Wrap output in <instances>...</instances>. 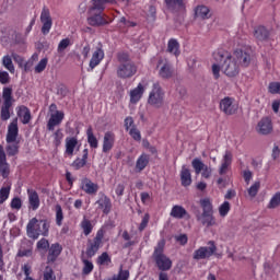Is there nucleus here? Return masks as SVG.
<instances>
[{"instance_id": "54", "label": "nucleus", "mask_w": 280, "mask_h": 280, "mask_svg": "<svg viewBox=\"0 0 280 280\" xmlns=\"http://www.w3.org/2000/svg\"><path fill=\"white\" fill-rule=\"evenodd\" d=\"M150 223V213H145L142 218V221L138 228L139 231H145L148 229V224Z\"/></svg>"}, {"instance_id": "26", "label": "nucleus", "mask_w": 280, "mask_h": 280, "mask_svg": "<svg viewBox=\"0 0 280 280\" xmlns=\"http://www.w3.org/2000/svg\"><path fill=\"white\" fill-rule=\"evenodd\" d=\"M26 191L28 196L30 209H32V211H37V209L40 207V197L38 196V192L32 188H28Z\"/></svg>"}, {"instance_id": "43", "label": "nucleus", "mask_w": 280, "mask_h": 280, "mask_svg": "<svg viewBox=\"0 0 280 280\" xmlns=\"http://www.w3.org/2000/svg\"><path fill=\"white\" fill-rule=\"evenodd\" d=\"M112 261L110 255L106 252H103L96 259L97 266H108Z\"/></svg>"}, {"instance_id": "45", "label": "nucleus", "mask_w": 280, "mask_h": 280, "mask_svg": "<svg viewBox=\"0 0 280 280\" xmlns=\"http://www.w3.org/2000/svg\"><path fill=\"white\" fill-rule=\"evenodd\" d=\"M261 187V183L260 182H255L247 190V194L249 196V198H255L257 196V194H259V189Z\"/></svg>"}, {"instance_id": "13", "label": "nucleus", "mask_w": 280, "mask_h": 280, "mask_svg": "<svg viewBox=\"0 0 280 280\" xmlns=\"http://www.w3.org/2000/svg\"><path fill=\"white\" fill-rule=\"evenodd\" d=\"M191 165L197 176L201 174L202 178H206V179L211 178V174H213V170L211 168V166L202 163V160L196 158L192 160Z\"/></svg>"}, {"instance_id": "16", "label": "nucleus", "mask_w": 280, "mask_h": 280, "mask_svg": "<svg viewBox=\"0 0 280 280\" xmlns=\"http://www.w3.org/2000/svg\"><path fill=\"white\" fill-rule=\"evenodd\" d=\"M159 75L163 80H170L172 75H174V68H172V63L167 61V59H160L158 62Z\"/></svg>"}, {"instance_id": "10", "label": "nucleus", "mask_w": 280, "mask_h": 280, "mask_svg": "<svg viewBox=\"0 0 280 280\" xmlns=\"http://www.w3.org/2000/svg\"><path fill=\"white\" fill-rule=\"evenodd\" d=\"M89 14L88 25H91V27H104V25H110V23H113V20L103 12L98 11V13H93L91 9H89Z\"/></svg>"}, {"instance_id": "3", "label": "nucleus", "mask_w": 280, "mask_h": 280, "mask_svg": "<svg viewBox=\"0 0 280 280\" xmlns=\"http://www.w3.org/2000/svg\"><path fill=\"white\" fill-rule=\"evenodd\" d=\"M26 235L30 240H38L40 235L47 237L49 235V221L47 219H31L26 225Z\"/></svg>"}, {"instance_id": "58", "label": "nucleus", "mask_w": 280, "mask_h": 280, "mask_svg": "<svg viewBox=\"0 0 280 280\" xmlns=\"http://www.w3.org/2000/svg\"><path fill=\"white\" fill-rule=\"evenodd\" d=\"M177 244H180V246L187 245V242H189V237H187V234H179L174 236Z\"/></svg>"}, {"instance_id": "39", "label": "nucleus", "mask_w": 280, "mask_h": 280, "mask_svg": "<svg viewBox=\"0 0 280 280\" xmlns=\"http://www.w3.org/2000/svg\"><path fill=\"white\" fill-rule=\"evenodd\" d=\"M80 226L83 231V235H85V237H89V235L91 233H93V222H91V220L86 219V217L83 218V220L80 223Z\"/></svg>"}, {"instance_id": "35", "label": "nucleus", "mask_w": 280, "mask_h": 280, "mask_svg": "<svg viewBox=\"0 0 280 280\" xmlns=\"http://www.w3.org/2000/svg\"><path fill=\"white\" fill-rule=\"evenodd\" d=\"M167 52L172 54L176 58H178V56H180V43H178V39H176V38L168 39Z\"/></svg>"}, {"instance_id": "40", "label": "nucleus", "mask_w": 280, "mask_h": 280, "mask_svg": "<svg viewBox=\"0 0 280 280\" xmlns=\"http://www.w3.org/2000/svg\"><path fill=\"white\" fill-rule=\"evenodd\" d=\"M55 222L57 226H62V222H65V212L62 211V206H60V203L55 206Z\"/></svg>"}, {"instance_id": "17", "label": "nucleus", "mask_w": 280, "mask_h": 280, "mask_svg": "<svg viewBox=\"0 0 280 280\" xmlns=\"http://www.w3.org/2000/svg\"><path fill=\"white\" fill-rule=\"evenodd\" d=\"M272 130L273 127L271 117H262L256 126V131L258 135L268 136L272 132Z\"/></svg>"}, {"instance_id": "27", "label": "nucleus", "mask_w": 280, "mask_h": 280, "mask_svg": "<svg viewBox=\"0 0 280 280\" xmlns=\"http://www.w3.org/2000/svg\"><path fill=\"white\" fill-rule=\"evenodd\" d=\"M254 38H256V40H259L260 43H264L265 40H268V38H270V31L264 25L256 26L254 28Z\"/></svg>"}, {"instance_id": "63", "label": "nucleus", "mask_w": 280, "mask_h": 280, "mask_svg": "<svg viewBox=\"0 0 280 280\" xmlns=\"http://www.w3.org/2000/svg\"><path fill=\"white\" fill-rule=\"evenodd\" d=\"M223 163H228L231 165L233 163V153L231 151H225V154L223 156Z\"/></svg>"}, {"instance_id": "14", "label": "nucleus", "mask_w": 280, "mask_h": 280, "mask_svg": "<svg viewBox=\"0 0 280 280\" xmlns=\"http://www.w3.org/2000/svg\"><path fill=\"white\" fill-rule=\"evenodd\" d=\"M40 23L43 24L42 34H44V36H47V34L51 32V27L54 25V21L51 20V12L47 7H44L42 10Z\"/></svg>"}, {"instance_id": "48", "label": "nucleus", "mask_w": 280, "mask_h": 280, "mask_svg": "<svg viewBox=\"0 0 280 280\" xmlns=\"http://www.w3.org/2000/svg\"><path fill=\"white\" fill-rule=\"evenodd\" d=\"M268 92L271 93V95H280V82H270Z\"/></svg>"}, {"instance_id": "30", "label": "nucleus", "mask_w": 280, "mask_h": 280, "mask_svg": "<svg viewBox=\"0 0 280 280\" xmlns=\"http://www.w3.org/2000/svg\"><path fill=\"white\" fill-rule=\"evenodd\" d=\"M165 3L171 12H185L186 10L184 0H165Z\"/></svg>"}, {"instance_id": "7", "label": "nucleus", "mask_w": 280, "mask_h": 280, "mask_svg": "<svg viewBox=\"0 0 280 280\" xmlns=\"http://www.w3.org/2000/svg\"><path fill=\"white\" fill-rule=\"evenodd\" d=\"M12 93V86H4L2 89V105L0 106L1 121H8L11 117L10 110H12V106L14 104V96Z\"/></svg>"}, {"instance_id": "59", "label": "nucleus", "mask_w": 280, "mask_h": 280, "mask_svg": "<svg viewBox=\"0 0 280 280\" xmlns=\"http://www.w3.org/2000/svg\"><path fill=\"white\" fill-rule=\"evenodd\" d=\"M38 250H47L49 249V241L47 238H42L37 242Z\"/></svg>"}, {"instance_id": "64", "label": "nucleus", "mask_w": 280, "mask_h": 280, "mask_svg": "<svg viewBox=\"0 0 280 280\" xmlns=\"http://www.w3.org/2000/svg\"><path fill=\"white\" fill-rule=\"evenodd\" d=\"M212 73H213L214 80L220 79V66L218 63L212 65Z\"/></svg>"}, {"instance_id": "46", "label": "nucleus", "mask_w": 280, "mask_h": 280, "mask_svg": "<svg viewBox=\"0 0 280 280\" xmlns=\"http://www.w3.org/2000/svg\"><path fill=\"white\" fill-rule=\"evenodd\" d=\"M277 207H280V192H276L271 197V199L267 206V209H277Z\"/></svg>"}, {"instance_id": "37", "label": "nucleus", "mask_w": 280, "mask_h": 280, "mask_svg": "<svg viewBox=\"0 0 280 280\" xmlns=\"http://www.w3.org/2000/svg\"><path fill=\"white\" fill-rule=\"evenodd\" d=\"M86 137H88V143L92 150H97L100 148V141L97 140V137H95V133H93V127L89 126L86 129Z\"/></svg>"}, {"instance_id": "28", "label": "nucleus", "mask_w": 280, "mask_h": 280, "mask_svg": "<svg viewBox=\"0 0 280 280\" xmlns=\"http://www.w3.org/2000/svg\"><path fill=\"white\" fill-rule=\"evenodd\" d=\"M144 93H145V88H143L142 83H139L136 89L130 91V103L139 104Z\"/></svg>"}, {"instance_id": "61", "label": "nucleus", "mask_w": 280, "mask_h": 280, "mask_svg": "<svg viewBox=\"0 0 280 280\" xmlns=\"http://www.w3.org/2000/svg\"><path fill=\"white\" fill-rule=\"evenodd\" d=\"M243 178L246 185H250V180H253V172L249 170L243 172Z\"/></svg>"}, {"instance_id": "38", "label": "nucleus", "mask_w": 280, "mask_h": 280, "mask_svg": "<svg viewBox=\"0 0 280 280\" xmlns=\"http://www.w3.org/2000/svg\"><path fill=\"white\" fill-rule=\"evenodd\" d=\"M210 12L211 10H209L207 5H198L195 9V16L205 21L207 19H211Z\"/></svg>"}, {"instance_id": "55", "label": "nucleus", "mask_w": 280, "mask_h": 280, "mask_svg": "<svg viewBox=\"0 0 280 280\" xmlns=\"http://www.w3.org/2000/svg\"><path fill=\"white\" fill-rule=\"evenodd\" d=\"M129 135L133 139V141H141V131H139V129H137V127H132L129 130Z\"/></svg>"}, {"instance_id": "53", "label": "nucleus", "mask_w": 280, "mask_h": 280, "mask_svg": "<svg viewBox=\"0 0 280 280\" xmlns=\"http://www.w3.org/2000/svg\"><path fill=\"white\" fill-rule=\"evenodd\" d=\"M44 280H56V275H54V269L47 266L44 271Z\"/></svg>"}, {"instance_id": "6", "label": "nucleus", "mask_w": 280, "mask_h": 280, "mask_svg": "<svg viewBox=\"0 0 280 280\" xmlns=\"http://www.w3.org/2000/svg\"><path fill=\"white\" fill-rule=\"evenodd\" d=\"M104 235H106V229L101 228L97 230L95 237L88 240L85 248V257L93 259L100 252V248L104 246Z\"/></svg>"}, {"instance_id": "32", "label": "nucleus", "mask_w": 280, "mask_h": 280, "mask_svg": "<svg viewBox=\"0 0 280 280\" xmlns=\"http://www.w3.org/2000/svg\"><path fill=\"white\" fill-rule=\"evenodd\" d=\"M18 117L21 118L22 124L27 125L32 121V112L27 106L22 105L18 109Z\"/></svg>"}, {"instance_id": "42", "label": "nucleus", "mask_w": 280, "mask_h": 280, "mask_svg": "<svg viewBox=\"0 0 280 280\" xmlns=\"http://www.w3.org/2000/svg\"><path fill=\"white\" fill-rule=\"evenodd\" d=\"M81 261L83 264L82 275H91V272H93V269L95 268L93 262L91 260H88L86 257H84V255L81 256Z\"/></svg>"}, {"instance_id": "18", "label": "nucleus", "mask_w": 280, "mask_h": 280, "mask_svg": "<svg viewBox=\"0 0 280 280\" xmlns=\"http://www.w3.org/2000/svg\"><path fill=\"white\" fill-rule=\"evenodd\" d=\"M233 97L225 96L220 101V110L224 115H235L237 113V105L233 104Z\"/></svg>"}, {"instance_id": "21", "label": "nucleus", "mask_w": 280, "mask_h": 280, "mask_svg": "<svg viewBox=\"0 0 280 280\" xmlns=\"http://www.w3.org/2000/svg\"><path fill=\"white\" fill-rule=\"evenodd\" d=\"M0 174L2 178H8L10 176V164H8L3 144H0Z\"/></svg>"}, {"instance_id": "62", "label": "nucleus", "mask_w": 280, "mask_h": 280, "mask_svg": "<svg viewBox=\"0 0 280 280\" xmlns=\"http://www.w3.org/2000/svg\"><path fill=\"white\" fill-rule=\"evenodd\" d=\"M124 191H126V185H124V184H118V185L116 186V189H115L116 196H118V197L124 196Z\"/></svg>"}, {"instance_id": "52", "label": "nucleus", "mask_w": 280, "mask_h": 280, "mask_svg": "<svg viewBox=\"0 0 280 280\" xmlns=\"http://www.w3.org/2000/svg\"><path fill=\"white\" fill-rule=\"evenodd\" d=\"M10 207H11V209H15L16 211H19V210H21V207H23V201L21 200V198L14 197L11 200Z\"/></svg>"}, {"instance_id": "51", "label": "nucleus", "mask_w": 280, "mask_h": 280, "mask_svg": "<svg viewBox=\"0 0 280 280\" xmlns=\"http://www.w3.org/2000/svg\"><path fill=\"white\" fill-rule=\"evenodd\" d=\"M115 280H129L130 279V271L124 270L120 268L117 276L113 277Z\"/></svg>"}, {"instance_id": "50", "label": "nucleus", "mask_w": 280, "mask_h": 280, "mask_svg": "<svg viewBox=\"0 0 280 280\" xmlns=\"http://www.w3.org/2000/svg\"><path fill=\"white\" fill-rule=\"evenodd\" d=\"M69 45H71V39L69 37L61 39L57 47L58 54H62V51H65Z\"/></svg>"}, {"instance_id": "4", "label": "nucleus", "mask_w": 280, "mask_h": 280, "mask_svg": "<svg viewBox=\"0 0 280 280\" xmlns=\"http://www.w3.org/2000/svg\"><path fill=\"white\" fill-rule=\"evenodd\" d=\"M153 260L161 272L172 270V259L165 255V240L159 241L158 245L154 247Z\"/></svg>"}, {"instance_id": "1", "label": "nucleus", "mask_w": 280, "mask_h": 280, "mask_svg": "<svg viewBox=\"0 0 280 280\" xmlns=\"http://www.w3.org/2000/svg\"><path fill=\"white\" fill-rule=\"evenodd\" d=\"M213 59L217 62H223L221 69L228 78H236V75H240L241 66L230 52L218 50L213 52Z\"/></svg>"}, {"instance_id": "15", "label": "nucleus", "mask_w": 280, "mask_h": 280, "mask_svg": "<svg viewBox=\"0 0 280 280\" xmlns=\"http://www.w3.org/2000/svg\"><path fill=\"white\" fill-rule=\"evenodd\" d=\"M98 196L100 198L95 205H97L98 211H102L104 215H108V213L113 211V201L110 200V197L104 192H100Z\"/></svg>"}, {"instance_id": "49", "label": "nucleus", "mask_w": 280, "mask_h": 280, "mask_svg": "<svg viewBox=\"0 0 280 280\" xmlns=\"http://www.w3.org/2000/svg\"><path fill=\"white\" fill-rule=\"evenodd\" d=\"M10 186L0 189V205H3V202L10 198Z\"/></svg>"}, {"instance_id": "20", "label": "nucleus", "mask_w": 280, "mask_h": 280, "mask_svg": "<svg viewBox=\"0 0 280 280\" xmlns=\"http://www.w3.org/2000/svg\"><path fill=\"white\" fill-rule=\"evenodd\" d=\"M62 254V245L60 243H54L48 248L47 264H56L58 257Z\"/></svg>"}, {"instance_id": "8", "label": "nucleus", "mask_w": 280, "mask_h": 280, "mask_svg": "<svg viewBox=\"0 0 280 280\" xmlns=\"http://www.w3.org/2000/svg\"><path fill=\"white\" fill-rule=\"evenodd\" d=\"M148 104L153 106V108H163L165 105V92L161 88V83H153L152 90L149 93Z\"/></svg>"}, {"instance_id": "41", "label": "nucleus", "mask_w": 280, "mask_h": 280, "mask_svg": "<svg viewBox=\"0 0 280 280\" xmlns=\"http://www.w3.org/2000/svg\"><path fill=\"white\" fill-rule=\"evenodd\" d=\"M51 138L54 148H60V145H62V139H65V133L62 132V129H57L56 131H54Z\"/></svg>"}, {"instance_id": "22", "label": "nucleus", "mask_w": 280, "mask_h": 280, "mask_svg": "<svg viewBox=\"0 0 280 280\" xmlns=\"http://www.w3.org/2000/svg\"><path fill=\"white\" fill-rule=\"evenodd\" d=\"M170 215L175 220H191V214L187 212L185 207L178 205L173 206Z\"/></svg>"}, {"instance_id": "47", "label": "nucleus", "mask_w": 280, "mask_h": 280, "mask_svg": "<svg viewBox=\"0 0 280 280\" xmlns=\"http://www.w3.org/2000/svg\"><path fill=\"white\" fill-rule=\"evenodd\" d=\"M229 211H231V203L229 201H224L219 207V214L221 215V218H226L229 215Z\"/></svg>"}, {"instance_id": "44", "label": "nucleus", "mask_w": 280, "mask_h": 280, "mask_svg": "<svg viewBox=\"0 0 280 280\" xmlns=\"http://www.w3.org/2000/svg\"><path fill=\"white\" fill-rule=\"evenodd\" d=\"M2 65L10 73H14V63L12 62V57H10V55L2 57Z\"/></svg>"}, {"instance_id": "33", "label": "nucleus", "mask_w": 280, "mask_h": 280, "mask_svg": "<svg viewBox=\"0 0 280 280\" xmlns=\"http://www.w3.org/2000/svg\"><path fill=\"white\" fill-rule=\"evenodd\" d=\"M75 148H78V138L67 137L65 154H67V156H73V152H75Z\"/></svg>"}, {"instance_id": "36", "label": "nucleus", "mask_w": 280, "mask_h": 280, "mask_svg": "<svg viewBox=\"0 0 280 280\" xmlns=\"http://www.w3.org/2000/svg\"><path fill=\"white\" fill-rule=\"evenodd\" d=\"M106 3H115V0H92V7L90 8V12H104L106 10Z\"/></svg>"}, {"instance_id": "60", "label": "nucleus", "mask_w": 280, "mask_h": 280, "mask_svg": "<svg viewBox=\"0 0 280 280\" xmlns=\"http://www.w3.org/2000/svg\"><path fill=\"white\" fill-rule=\"evenodd\" d=\"M10 83V73L8 71H0V84Z\"/></svg>"}, {"instance_id": "19", "label": "nucleus", "mask_w": 280, "mask_h": 280, "mask_svg": "<svg viewBox=\"0 0 280 280\" xmlns=\"http://www.w3.org/2000/svg\"><path fill=\"white\" fill-rule=\"evenodd\" d=\"M80 189L88 194L89 196H95L97 191H100V186L95 183H93L90 178L84 177L81 179Z\"/></svg>"}, {"instance_id": "11", "label": "nucleus", "mask_w": 280, "mask_h": 280, "mask_svg": "<svg viewBox=\"0 0 280 280\" xmlns=\"http://www.w3.org/2000/svg\"><path fill=\"white\" fill-rule=\"evenodd\" d=\"M137 63L135 61H128L126 63H120L117 68V77L121 80H128V78H132L137 75Z\"/></svg>"}, {"instance_id": "34", "label": "nucleus", "mask_w": 280, "mask_h": 280, "mask_svg": "<svg viewBox=\"0 0 280 280\" xmlns=\"http://www.w3.org/2000/svg\"><path fill=\"white\" fill-rule=\"evenodd\" d=\"M88 161H89V149H84L82 158H77L72 162L73 170H82V167H85Z\"/></svg>"}, {"instance_id": "31", "label": "nucleus", "mask_w": 280, "mask_h": 280, "mask_svg": "<svg viewBox=\"0 0 280 280\" xmlns=\"http://www.w3.org/2000/svg\"><path fill=\"white\" fill-rule=\"evenodd\" d=\"M150 165V154L142 153L136 161V172H143Z\"/></svg>"}, {"instance_id": "23", "label": "nucleus", "mask_w": 280, "mask_h": 280, "mask_svg": "<svg viewBox=\"0 0 280 280\" xmlns=\"http://www.w3.org/2000/svg\"><path fill=\"white\" fill-rule=\"evenodd\" d=\"M65 119V112L57 110L55 114L50 115V118L47 122V130L54 132L56 126H60Z\"/></svg>"}, {"instance_id": "2", "label": "nucleus", "mask_w": 280, "mask_h": 280, "mask_svg": "<svg viewBox=\"0 0 280 280\" xmlns=\"http://www.w3.org/2000/svg\"><path fill=\"white\" fill-rule=\"evenodd\" d=\"M5 141L7 155L16 156V154H19V150H21V140L19 139V119L15 118L9 124Z\"/></svg>"}, {"instance_id": "57", "label": "nucleus", "mask_w": 280, "mask_h": 280, "mask_svg": "<svg viewBox=\"0 0 280 280\" xmlns=\"http://www.w3.org/2000/svg\"><path fill=\"white\" fill-rule=\"evenodd\" d=\"M117 58L120 65H124L126 62H132V60H130V55H128V52H118Z\"/></svg>"}, {"instance_id": "24", "label": "nucleus", "mask_w": 280, "mask_h": 280, "mask_svg": "<svg viewBox=\"0 0 280 280\" xmlns=\"http://www.w3.org/2000/svg\"><path fill=\"white\" fill-rule=\"evenodd\" d=\"M104 49L101 47H97L95 51L92 54V58L89 63L88 71H93L95 67H98V65L102 63V60H104Z\"/></svg>"}, {"instance_id": "25", "label": "nucleus", "mask_w": 280, "mask_h": 280, "mask_svg": "<svg viewBox=\"0 0 280 280\" xmlns=\"http://www.w3.org/2000/svg\"><path fill=\"white\" fill-rule=\"evenodd\" d=\"M115 148V132L106 131L103 138V153L108 154Z\"/></svg>"}, {"instance_id": "29", "label": "nucleus", "mask_w": 280, "mask_h": 280, "mask_svg": "<svg viewBox=\"0 0 280 280\" xmlns=\"http://www.w3.org/2000/svg\"><path fill=\"white\" fill-rule=\"evenodd\" d=\"M179 177H180L182 187H189V186H191V183H192L191 171H189L187 165H183L182 166V170H180V173H179Z\"/></svg>"}, {"instance_id": "9", "label": "nucleus", "mask_w": 280, "mask_h": 280, "mask_svg": "<svg viewBox=\"0 0 280 280\" xmlns=\"http://www.w3.org/2000/svg\"><path fill=\"white\" fill-rule=\"evenodd\" d=\"M218 253V246L215 245L214 241H209L208 246H201L196 249L192 254V259L196 261H200V259H209L213 257Z\"/></svg>"}, {"instance_id": "5", "label": "nucleus", "mask_w": 280, "mask_h": 280, "mask_svg": "<svg viewBox=\"0 0 280 280\" xmlns=\"http://www.w3.org/2000/svg\"><path fill=\"white\" fill-rule=\"evenodd\" d=\"M199 205L202 209V213L196 214L198 222H201V224L208 229L209 226H215V217H213V203L211 202V199H200Z\"/></svg>"}, {"instance_id": "56", "label": "nucleus", "mask_w": 280, "mask_h": 280, "mask_svg": "<svg viewBox=\"0 0 280 280\" xmlns=\"http://www.w3.org/2000/svg\"><path fill=\"white\" fill-rule=\"evenodd\" d=\"M47 69V58L42 59L35 67V73H43Z\"/></svg>"}, {"instance_id": "12", "label": "nucleus", "mask_w": 280, "mask_h": 280, "mask_svg": "<svg viewBox=\"0 0 280 280\" xmlns=\"http://www.w3.org/2000/svg\"><path fill=\"white\" fill-rule=\"evenodd\" d=\"M232 57L234 60H236V62H238L240 67H250V61L253 60L250 49H236L234 50Z\"/></svg>"}]
</instances>
